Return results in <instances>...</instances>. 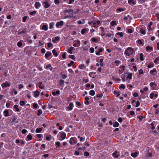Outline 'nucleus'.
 Returning a JSON list of instances; mask_svg holds the SVG:
<instances>
[{
	"label": "nucleus",
	"mask_w": 159,
	"mask_h": 159,
	"mask_svg": "<svg viewBox=\"0 0 159 159\" xmlns=\"http://www.w3.org/2000/svg\"><path fill=\"white\" fill-rule=\"evenodd\" d=\"M134 52L133 48L131 47L128 48L125 51V54L127 56L132 55Z\"/></svg>",
	"instance_id": "1"
},
{
	"label": "nucleus",
	"mask_w": 159,
	"mask_h": 159,
	"mask_svg": "<svg viewBox=\"0 0 159 159\" xmlns=\"http://www.w3.org/2000/svg\"><path fill=\"white\" fill-rule=\"evenodd\" d=\"M93 25L94 27H98L100 24V22L98 20H93Z\"/></svg>",
	"instance_id": "2"
},
{
	"label": "nucleus",
	"mask_w": 159,
	"mask_h": 159,
	"mask_svg": "<svg viewBox=\"0 0 159 159\" xmlns=\"http://www.w3.org/2000/svg\"><path fill=\"white\" fill-rule=\"evenodd\" d=\"M10 84L7 82H6L2 84V87L3 89L5 88L7 86L8 87H10Z\"/></svg>",
	"instance_id": "3"
},
{
	"label": "nucleus",
	"mask_w": 159,
	"mask_h": 159,
	"mask_svg": "<svg viewBox=\"0 0 159 159\" xmlns=\"http://www.w3.org/2000/svg\"><path fill=\"white\" fill-rule=\"evenodd\" d=\"M41 6V4L39 2H36L34 4V7L36 9H39Z\"/></svg>",
	"instance_id": "4"
},
{
	"label": "nucleus",
	"mask_w": 159,
	"mask_h": 159,
	"mask_svg": "<svg viewBox=\"0 0 159 159\" xmlns=\"http://www.w3.org/2000/svg\"><path fill=\"white\" fill-rule=\"evenodd\" d=\"M42 83L41 82H39L38 84H37L36 85L38 86L40 89H44V85H42Z\"/></svg>",
	"instance_id": "5"
},
{
	"label": "nucleus",
	"mask_w": 159,
	"mask_h": 159,
	"mask_svg": "<svg viewBox=\"0 0 159 159\" xmlns=\"http://www.w3.org/2000/svg\"><path fill=\"white\" fill-rule=\"evenodd\" d=\"M63 23L64 22L62 20H61L59 22H57L56 24V26L57 27H58L59 26L63 25Z\"/></svg>",
	"instance_id": "6"
},
{
	"label": "nucleus",
	"mask_w": 159,
	"mask_h": 159,
	"mask_svg": "<svg viewBox=\"0 0 159 159\" xmlns=\"http://www.w3.org/2000/svg\"><path fill=\"white\" fill-rule=\"evenodd\" d=\"M43 4H44V7L45 8H48L50 7V4H49V3L47 1L44 2Z\"/></svg>",
	"instance_id": "7"
},
{
	"label": "nucleus",
	"mask_w": 159,
	"mask_h": 159,
	"mask_svg": "<svg viewBox=\"0 0 159 159\" xmlns=\"http://www.w3.org/2000/svg\"><path fill=\"white\" fill-rule=\"evenodd\" d=\"M40 92L38 91H35L33 92V93L34 94V97L37 98L39 95Z\"/></svg>",
	"instance_id": "8"
},
{
	"label": "nucleus",
	"mask_w": 159,
	"mask_h": 159,
	"mask_svg": "<svg viewBox=\"0 0 159 159\" xmlns=\"http://www.w3.org/2000/svg\"><path fill=\"white\" fill-rule=\"evenodd\" d=\"M66 134L64 132H62L61 134V137L62 139V140L66 138Z\"/></svg>",
	"instance_id": "9"
},
{
	"label": "nucleus",
	"mask_w": 159,
	"mask_h": 159,
	"mask_svg": "<svg viewBox=\"0 0 159 159\" xmlns=\"http://www.w3.org/2000/svg\"><path fill=\"white\" fill-rule=\"evenodd\" d=\"M42 29L44 30L47 31L48 29V25L46 24L43 25L42 26Z\"/></svg>",
	"instance_id": "10"
},
{
	"label": "nucleus",
	"mask_w": 159,
	"mask_h": 159,
	"mask_svg": "<svg viewBox=\"0 0 159 159\" xmlns=\"http://www.w3.org/2000/svg\"><path fill=\"white\" fill-rule=\"evenodd\" d=\"M75 49V48L74 47H70V48L68 49L67 52L70 54H72L73 53L72 51Z\"/></svg>",
	"instance_id": "11"
},
{
	"label": "nucleus",
	"mask_w": 159,
	"mask_h": 159,
	"mask_svg": "<svg viewBox=\"0 0 159 159\" xmlns=\"http://www.w3.org/2000/svg\"><path fill=\"white\" fill-rule=\"evenodd\" d=\"M3 113L5 117H8L9 116V111L7 110H4L3 111Z\"/></svg>",
	"instance_id": "12"
},
{
	"label": "nucleus",
	"mask_w": 159,
	"mask_h": 159,
	"mask_svg": "<svg viewBox=\"0 0 159 159\" xmlns=\"http://www.w3.org/2000/svg\"><path fill=\"white\" fill-rule=\"evenodd\" d=\"M64 12L66 13H68L69 14H70V13L72 14L73 12V11L72 9H69L68 10H64Z\"/></svg>",
	"instance_id": "13"
},
{
	"label": "nucleus",
	"mask_w": 159,
	"mask_h": 159,
	"mask_svg": "<svg viewBox=\"0 0 159 159\" xmlns=\"http://www.w3.org/2000/svg\"><path fill=\"white\" fill-rule=\"evenodd\" d=\"M146 50L148 52H151L153 50V48L150 46H148L146 48Z\"/></svg>",
	"instance_id": "14"
},
{
	"label": "nucleus",
	"mask_w": 159,
	"mask_h": 159,
	"mask_svg": "<svg viewBox=\"0 0 159 159\" xmlns=\"http://www.w3.org/2000/svg\"><path fill=\"white\" fill-rule=\"evenodd\" d=\"M60 39V37L58 36L56 37L54 39H52V42L54 43H56L57 41H59Z\"/></svg>",
	"instance_id": "15"
},
{
	"label": "nucleus",
	"mask_w": 159,
	"mask_h": 159,
	"mask_svg": "<svg viewBox=\"0 0 159 159\" xmlns=\"http://www.w3.org/2000/svg\"><path fill=\"white\" fill-rule=\"evenodd\" d=\"M51 65L50 64H48L46 66L45 69H50L51 71H52L53 70L52 67H51Z\"/></svg>",
	"instance_id": "16"
},
{
	"label": "nucleus",
	"mask_w": 159,
	"mask_h": 159,
	"mask_svg": "<svg viewBox=\"0 0 159 159\" xmlns=\"http://www.w3.org/2000/svg\"><path fill=\"white\" fill-rule=\"evenodd\" d=\"M52 55L51 53L47 51L46 53L45 54V57L46 58H47L50 55Z\"/></svg>",
	"instance_id": "17"
},
{
	"label": "nucleus",
	"mask_w": 159,
	"mask_h": 159,
	"mask_svg": "<svg viewBox=\"0 0 159 159\" xmlns=\"http://www.w3.org/2000/svg\"><path fill=\"white\" fill-rule=\"evenodd\" d=\"M132 74L131 73H128V75L126 77V78L127 79L131 80L132 78Z\"/></svg>",
	"instance_id": "18"
},
{
	"label": "nucleus",
	"mask_w": 159,
	"mask_h": 159,
	"mask_svg": "<svg viewBox=\"0 0 159 159\" xmlns=\"http://www.w3.org/2000/svg\"><path fill=\"white\" fill-rule=\"evenodd\" d=\"M128 3L130 5H135L136 4L135 2L133 1V0H128Z\"/></svg>",
	"instance_id": "19"
},
{
	"label": "nucleus",
	"mask_w": 159,
	"mask_h": 159,
	"mask_svg": "<svg viewBox=\"0 0 159 159\" xmlns=\"http://www.w3.org/2000/svg\"><path fill=\"white\" fill-rule=\"evenodd\" d=\"M117 151H115L114 152L112 153V156L115 158H117L119 156V155L117 154Z\"/></svg>",
	"instance_id": "20"
},
{
	"label": "nucleus",
	"mask_w": 159,
	"mask_h": 159,
	"mask_svg": "<svg viewBox=\"0 0 159 159\" xmlns=\"http://www.w3.org/2000/svg\"><path fill=\"white\" fill-rule=\"evenodd\" d=\"M103 51V49L102 48H99L98 49V51L96 52V55L99 56L100 55V52H102Z\"/></svg>",
	"instance_id": "21"
},
{
	"label": "nucleus",
	"mask_w": 159,
	"mask_h": 159,
	"mask_svg": "<svg viewBox=\"0 0 159 159\" xmlns=\"http://www.w3.org/2000/svg\"><path fill=\"white\" fill-rule=\"evenodd\" d=\"M73 107V104L72 103H70L69 106L67 107V109L71 111L72 110Z\"/></svg>",
	"instance_id": "22"
},
{
	"label": "nucleus",
	"mask_w": 159,
	"mask_h": 159,
	"mask_svg": "<svg viewBox=\"0 0 159 159\" xmlns=\"http://www.w3.org/2000/svg\"><path fill=\"white\" fill-rule=\"evenodd\" d=\"M88 32V30L87 29H82L81 31V33L82 34H84L85 33L87 32Z\"/></svg>",
	"instance_id": "23"
},
{
	"label": "nucleus",
	"mask_w": 159,
	"mask_h": 159,
	"mask_svg": "<svg viewBox=\"0 0 159 159\" xmlns=\"http://www.w3.org/2000/svg\"><path fill=\"white\" fill-rule=\"evenodd\" d=\"M14 108L16 109V111L17 112H19L20 111V110L18 107V106L17 105H15L13 107Z\"/></svg>",
	"instance_id": "24"
},
{
	"label": "nucleus",
	"mask_w": 159,
	"mask_h": 159,
	"mask_svg": "<svg viewBox=\"0 0 159 159\" xmlns=\"http://www.w3.org/2000/svg\"><path fill=\"white\" fill-rule=\"evenodd\" d=\"M79 68L81 69H84L86 68V66H85L84 64H81L80 65H79Z\"/></svg>",
	"instance_id": "25"
},
{
	"label": "nucleus",
	"mask_w": 159,
	"mask_h": 159,
	"mask_svg": "<svg viewBox=\"0 0 159 159\" xmlns=\"http://www.w3.org/2000/svg\"><path fill=\"white\" fill-rule=\"evenodd\" d=\"M113 125L114 127H117L119 126V124L118 122L116 121L113 123Z\"/></svg>",
	"instance_id": "26"
},
{
	"label": "nucleus",
	"mask_w": 159,
	"mask_h": 159,
	"mask_svg": "<svg viewBox=\"0 0 159 159\" xmlns=\"http://www.w3.org/2000/svg\"><path fill=\"white\" fill-rule=\"evenodd\" d=\"M137 154L138 153L137 152H134L132 153L131 154V155L134 157H135L137 156Z\"/></svg>",
	"instance_id": "27"
},
{
	"label": "nucleus",
	"mask_w": 159,
	"mask_h": 159,
	"mask_svg": "<svg viewBox=\"0 0 159 159\" xmlns=\"http://www.w3.org/2000/svg\"><path fill=\"white\" fill-rule=\"evenodd\" d=\"M52 53L54 55V56L56 57H57L58 55L57 52L54 49L52 50Z\"/></svg>",
	"instance_id": "28"
},
{
	"label": "nucleus",
	"mask_w": 159,
	"mask_h": 159,
	"mask_svg": "<svg viewBox=\"0 0 159 159\" xmlns=\"http://www.w3.org/2000/svg\"><path fill=\"white\" fill-rule=\"evenodd\" d=\"M147 67L149 68H151L154 66V64L153 63H151L148 64L147 66Z\"/></svg>",
	"instance_id": "29"
},
{
	"label": "nucleus",
	"mask_w": 159,
	"mask_h": 159,
	"mask_svg": "<svg viewBox=\"0 0 159 159\" xmlns=\"http://www.w3.org/2000/svg\"><path fill=\"white\" fill-rule=\"evenodd\" d=\"M89 94L91 96H93L95 94V92L93 90H91L89 92Z\"/></svg>",
	"instance_id": "30"
},
{
	"label": "nucleus",
	"mask_w": 159,
	"mask_h": 159,
	"mask_svg": "<svg viewBox=\"0 0 159 159\" xmlns=\"http://www.w3.org/2000/svg\"><path fill=\"white\" fill-rule=\"evenodd\" d=\"M154 93L153 92H152L150 94V98L151 99H155V98H154Z\"/></svg>",
	"instance_id": "31"
},
{
	"label": "nucleus",
	"mask_w": 159,
	"mask_h": 159,
	"mask_svg": "<svg viewBox=\"0 0 159 159\" xmlns=\"http://www.w3.org/2000/svg\"><path fill=\"white\" fill-rule=\"evenodd\" d=\"M156 84L154 83V82H151L150 84V86L151 87H152V89H153L154 90V85H156Z\"/></svg>",
	"instance_id": "32"
},
{
	"label": "nucleus",
	"mask_w": 159,
	"mask_h": 159,
	"mask_svg": "<svg viewBox=\"0 0 159 159\" xmlns=\"http://www.w3.org/2000/svg\"><path fill=\"white\" fill-rule=\"evenodd\" d=\"M91 41L93 42L97 43L98 42V39L95 38H92L91 39Z\"/></svg>",
	"instance_id": "33"
},
{
	"label": "nucleus",
	"mask_w": 159,
	"mask_h": 159,
	"mask_svg": "<svg viewBox=\"0 0 159 159\" xmlns=\"http://www.w3.org/2000/svg\"><path fill=\"white\" fill-rule=\"evenodd\" d=\"M157 70L155 68L153 70H151L150 71V74L151 75L153 74L154 72H156Z\"/></svg>",
	"instance_id": "34"
},
{
	"label": "nucleus",
	"mask_w": 159,
	"mask_h": 159,
	"mask_svg": "<svg viewBox=\"0 0 159 159\" xmlns=\"http://www.w3.org/2000/svg\"><path fill=\"white\" fill-rule=\"evenodd\" d=\"M42 130V128H37L35 130V132L36 133H39L41 132V131Z\"/></svg>",
	"instance_id": "35"
},
{
	"label": "nucleus",
	"mask_w": 159,
	"mask_h": 159,
	"mask_svg": "<svg viewBox=\"0 0 159 159\" xmlns=\"http://www.w3.org/2000/svg\"><path fill=\"white\" fill-rule=\"evenodd\" d=\"M143 57H144L143 54V53H141L140 54V59L141 61H143L144 60Z\"/></svg>",
	"instance_id": "36"
},
{
	"label": "nucleus",
	"mask_w": 159,
	"mask_h": 159,
	"mask_svg": "<svg viewBox=\"0 0 159 159\" xmlns=\"http://www.w3.org/2000/svg\"><path fill=\"white\" fill-rule=\"evenodd\" d=\"M22 44L21 40L19 41L17 43V45L19 47H21L22 46Z\"/></svg>",
	"instance_id": "37"
},
{
	"label": "nucleus",
	"mask_w": 159,
	"mask_h": 159,
	"mask_svg": "<svg viewBox=\"0 0 159 159\" xmlns=\"http://www.w3.org/2000/svg\"><path fill=\"white\" fill-rule=\"evenodd\" d=\"M54 25V23L53 22H52L50 23L49 24V29H52Z\"/></svg>",
	"instance_id": "38"
},
{
	"label": "nucleus",
	"mask_w": 159,
	"mask_h": 159,
	"mask_svg": "<svg viewBox=\"0 0 159 159\" xmlns=\"http://www.w3.org/2000/svg\"><path fill=\"white\" fill-rule=\"evenodd\" d=\"M111 25V26H114V25H116L117 24L115 20H113L111 21L110 23Z\"/></svg>",
	"instance_id": "39"
},
{
	"label": "nucleus",
	"mask_w": 159,
	"mask_h": 159,
	"mask_svg": "<svg viewBox=\"0 0 159 159\" xmlns=\"http://www.w3.org/2000/svg\"><path fill=\"white\" fill-rule=\"evenodd\" d=\"M117 11L119 12H120L121 11H124L125 10V8H119L117 10Z\"/></svg>",
	"instance_id": "40"
},
{
	"label": "nucleus",
	"mask_w": 159,
	"mask_h": 159,
	"mask_svg": "<svg viewBox=\"0 0 159 159\" xmlns=\"http://www.w3.org/2000/svg\"><path fill=\"white\" fill-rule=\"evenodd\" d=\"M82 20L83 21V22H82L81 20H79L78 21V23L79 24H84L85 23L84 20V19H82Z\"/></svg>",
	"instance_id": "41"
},
{
	"label": "nucleus",
	"mask_w": 159,
	"mask_h": 159,
	"mask_svg": "<svg viewBox=\"0 0 159 159\" xmlns=\"http://www.w3.org/2000/svg\"><path fill=\"white\" fill-rule=\"evenodd\" d=\"M140 33L144 35L146 34V31L145 30L143 29H141L140 30Z\"/></svg>",
	"instance_id": "42"
},
{
	"label": "nucleus",
	"mask_w": 159,
	"mask_h": 159,
	"mask_svg": "<svg viewBox=\"0 0 159 159\" xmlns=\"http://www.w3.org/2000/svg\"><path fill=\"white\" fill-rule=\"evenodd\" d=\"M119 88L120 89H125V86L124 84H121L119 87Z\"/></svg>",
	"instance_id": "43"
},
{
	"label": "nucleus",
	"mask_w": 159,
	"mask_h": 159,
	"mask_svg": "<svg viewBox=\"0 0 159 159\" xmlns=\"http://www.w3.org/2000/svg\"><path fill=\"white\" fill-rule=\"evenodd\" d=\"M147 0H138V2L139 4H142L147 1Z\"/></svg>",
	"instance_id": "44"
},
{
	"label": "nucleus",
	"mask_w": 159,
	"mask_h": 159,
	"mask_svg": "<svg viewBox=\"0 0 159 159\" xmlns=\"http://www.w3.org/2000/svg\"><path fill=\"white\" fill-rule=\"evenodd\" d=\"M26 33V31L25 30H23L21 31L19 33V34H25Z\"/></svg>",
	"instance_id": "45"
},
{
	"label": "nucleus",
	"mask_w": 159,
	"mask_h": 159,
	"mask_svg": "<svg viewBox=\"0 0 159 159\" xmlns=\"http://www.w3.org/2000/svg\"><path fill=\"white\" fill-rule=\"evenodd\" d=\"M42 113V111L41 110L39 109L38 110L37 115L38 116H39Z\"/></svg>",
	"instance_id": "46"
},
{
	"label": "nucleus",
	"mask_w": 159,
	"mask_h": 159,
	"mask_svg": "<svg viewBox=\"0 0 159 159\" xmlns=\"http://www.w3.org/2000/svg\"><path fill=\"white\" fill-rule=\"evenodd\" d=\"M51 138V136L50 135L47 136L46 137V139L47 140H50Z\"/></svg>",
	"instance_id": "47"
},
{
	"label": "nucleus",
	"mask_w": 159,
	"mask_h": 159,
	"mask_svg": "<svg viewBox=\"0 0 159 159\" xmlns=\"http://www.w3.org/2000/svg\"><path fill=\"white\" fill-rule=\"evenodd\" d=\"M25 104V102L24 101H20V104L21 106H23Z\"/></svg>",
	"instance_id": "48"
},
{
	"label": "nucleus",
	"mask_w": 159,
	"mask_h": 159,
	"mask_svg": "<svg viewBox=\"0 0 159 159\" xmlns=\"http://www.w3.org/2000/svg\"><path fill=\"white\" fill-rule=\"evenodd\" d=\"M74 63V62L73 61H71L70 63L68 64V66L69 67L73 65Z\"/></svg>",
	"instance_id": "49"
},
{
	"label": "nucleus",
	"mask_w": 159,
	"mask_h": 159,
	"mask_svg": "<svg viewBox=\"0 0 159 159\" xmlns=\"http://www.w3.org/2000/svg\"><path fill=\"white\" fill-rule=\"evenodd\" d=\"M69 57L70 58H71V59H72L74 60H75V56L74 55H69Z\"/></svg>",
	"instance_id": "50"
},
{
	"label": "nucleus",
	"mask_w": 159,
	"mask_h": 159,
	"mask_svg": "<svg viewBox=\"0 0 159 159\" xmlns=\"http://www.w3.org/2000/svg\"><path fill=\"white\" fill-rule=\"evenodd\" d=\"M78 138H80V141H84V138H83L82 137H80V136H78Z\"/></svg>",
	"instance_id": "51"
},
{
	"label": "nucleus",
	"mask_w": 159,
	"mask_h": 159,
	"mask_svg": "<svg viewBox=\"0 0 159 159\" xmlns=\"http://www.w3.org/2000/svg\"><path fill=\"white\" fill-rule=\"evenodd\" d=\"M27 138L29 140H31L32 139V137L30 135H28L27 136Z\"/></svg>",
	"instance_id": "52"
},
{
	"label": "nucleus",
	"mask_w": 159,
	"mask_h": 159,
	"mask_svg": "<svg viewBox=\"0 0 159 159\" xmlns=\"http://www.w3.org/2000/svg\"><path fill=\"white\" fill-rule=\"evenodd\" d=\"M64 81L62 80H61L60 81V84L61 85H63L64 83Z\"/></svg>",
	"instance_id": "53"
},
{
	"label": "nucleus",
	"mask_w": 159,
	"mask_h": 159,
	"mask_svg": "<svg viewBox=\"0 0 159 159\" xmlns=\"http://www.w3.org/2000/svg\"><path fill=\"white\" fill-rule=\"evenodd\" d=\"M137 42L138 43V44H140V45H143V42L142 41V40L140 39H139V40L138 41H137Z\"/></svg>",
	"instance_id": "54"
},
{
	"label": "nucleus",
	"mask_w": 159,
	"mask_h": 159,
	"mask_svg": "<svg viewBox=\"0 0 159 159\" xmlns=\"http://www.w3.org/2000/svg\"><path fill=\"white\" fill-rule=\"evenodd\" d=\"M36 11H33L32 12H30V15H31V16H32L33 15L35 14H36Z\"/></svg>",
	"instance_id": "55"
},
{
	"label": "nucleus",
	"mask_w": 159,
	"mask_h": 159,
	"mask_svg": "<svg viewBox=\"0 0 159 159\" xmlns=\"http://www.w3.org/2000/svg\"><path fill=\"white\" fill-rule=\"evenodd\" d=\"M33 107L34 108H37L38 107V105L37 104L34 103L33 105Z\"/></svg>",
	"instance_id": "56"
},
{
	"label": "nucleus",
	"mask_w": 159,
	"mask_h": 159,
	"mask_svg": "<svg viewBox=\"0 0 159 159\" xmlns=\"http://www.w3.org/2000/svg\"><path fill=\"white\" fill-rule=\"evenodd\" d=\"M90 52L91 53H93L94 52V49L93 48H91L90 49Z\"/></svg>",
	"instance_id": "57"
},
{
	"label": "nucleus",
	"mask_w": 159,
	"mask_h": 159,
	"mask_svg": "<svg viewBox=\"0 0 159 159\" xmlns=\"http://www.w3.org/2000/svg\"><path fill=\"white\" fill-rule=\"evenodd\" d=\"M133 68L135 71H136L137 70V68L136 66H133Z\"/></svg>",
	"instance_id": "58"
},
{
	"label": "nucleus",
	"mask_w": 159,
	"mask_h": 159,
	"mask_svg": "<svg viewBox=\"0 0 159 159\" xmlns=\"http://www.w3.org/2000/svg\"><path fill=\"white\" fill-rule=\"evenodd\" d=\"M117 34L120 37H122L123 36V34L121 32H118L117 33Z\"/></svg>",
	"instance_id": "59"
},
{
	"label": "nucleus",
	"mask_w": 159,
	"mask_h": 159,
	"mask_svg": "<svg viewBox=\"0 0 159 159\" xmlns=\"http://www.w3.org/2000/svg\"><path fill=\"white\" fill-rule=\"evenodd\" d=\"M139 74H143V71L142 69H140V70H139Z\"/></svg>",
	"instance_id": "60"
},
{
	"label": "nucleus",
	"mask_w": 159,
	"mask_h": 159,
	"mask_svg": "<svg viewBox=\"0 0 159 159\" xmlns=\"http://www.w3.org/2000/svg\"><path fill=\"white\" fill-rule=\"evenodd\" d=\"M24 87V86L22 84H20L19 85L18 88L20 89H21L22 88Z\"/></svg>",
	"instance_id": "61"
},
{
	"label": "nucleus",
	"mask_w": 159,
	"mask_h": 159,
	"mask_svg": "<svg viewBox=\"0 0 159 159\" xmlns=\"http://www.w3.org/2000/svg\"><path fill=\"white\" fill-rule=\"evenodd\" d=\"M27 18V16H25L23 18V22H25L26 19Z\"/></svg>",
	"instance_id": "62"
},
{
	"label": "nucleus",
	"mask_w": 159,
	"mask_h": 159,
	"mask_svg": "<svg viewBox=\"0 0 159 159\" xmlns=\"http://www.w3.org/2000/svg\"><path fill=\"white\" fill-rule=\"evenodd\" d=\"M118 121L119 122L121 123L123 121V119L121 117H119L118 118Z\"/></svg>",
	"instance_id": "63"
},
{
	"label": "nucleus",
	"mask_w": 159,
	"mask_h": 159,
	"mask_svg": "<svg viewBox=\"0 0 159 159\" xmlns=\"http://www.w3.org/2000/svg\"><path fill=\"white\" fill-rule=\"evenodd\" d=\"M156 16L157 17V20L159 21V14H155Z\"/></svg>",
	"instance_id": "64"
}]
</instances>
